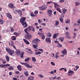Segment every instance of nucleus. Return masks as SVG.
<instances>
[{"label": "nucleus", "instance_id": "f257e3e1", "mask_svg": "<svg viewBox=\"0 0 80 80\" xmlns=\"http://www.w3.org/2000/svg\"><path fill=\"white\" fill-rule=\"evenodd\" d=\"M25 20H26V18L22 17L20 20V22L22 25L24 26V27H27L28 26V25H27V22H25Z\"/></svg>", "mask_w": 80, "mask_h": 80}, {"label": "nucleus", "instance_id": "f03ea898", "mask_svg": "<svg viewBox=\"0 0 80 80\" xmlns=\"http://www.w3.org/2000/svg\"><path fill=\"white\" fill-rule=\"evenodd\" d=\"M6 50L7 52L9 53L10 55H12L13 53H14L15 52L13 50H11L10 48H6Z\"/></svg>", "mask_w": 80, "mask_h": 80}, {"label": "nucleus", "instance_id": "7ed1b4c3", "mask_svg": "<svg viewBox=\"0 0 80 80\" xmlns=\"http://www.w3.org/2000/svg\"><path fill=\"white\" fill-rule=\"evenodd\" d=\"M25 37L28 40H30V39H31L32 38V36L29 33H28L25 36Z\"/></svg>", "mask_w": 80, "mask_h": 80}, {"label": "nucleus", "instance_id": "20e7f679", "mask_svg": "<svg viewBox=\"0 0 80 80\" xmlns=\"http://www.w3.org/2000/svg\"><path fill=\"white\" fill-rule=\"evenodd\" d=\"M6 16L8 17L9 19H12V16L11 15V14L9 13H6Z\"/></svg>", "mask_w": 80, "mask_h": 80}, {"label": "nucleus", "instance_id": "39448f33", "mask_svg": "<svg viewBox=\"0 0 80 80\" xmlns=\"http://www.w3.org/2000/svg\"><path fill=\"white\" fill-rule=\"evenodd\" d=\"M40 42V40L38 39H36L32 41V43H38Z\"/></svg>", "mask_w": 80, "mask_h": 80}, {"label": "nucleus", "instance_id": "423d86ee", "mask_svg": "<svg viewBox=\"0 0 80 80\" xmlns=\"http://www.w3.org/2000/svg\"><path fill=\"white\" fill-rule=\"evenodd\" d=\"M24 74L26 77H28L30 76V75H29V73H28V71H24Z\"/></svg>", "mask_w": 80, "mask_h": 80}, {"label": "nucleus", "instance_id": "0eeeda50", "mask_svg": "<svg viewBox=\"0 0 80 80\" xmlns=\"http://www.w3.org/2000/svg\"><path fill=\"white\" fill-rule=\"evenodd\" d=\"M39 8L40 10H46L47 8V6L43 5L41 7H39Z\"/></svg>", "mask_w": 80, "mask_h": 80}, {"label": "nucleus", "instance_id": "6e6552de", "mask_svg": "<svg viewBox=\"0 0 80 80\" xmlns=\"http://www.w3.org/2000/svg\"><path fill=\"white\" fill-rule=\"evenodd\" d=\"M8 7L9 8H15V7L13 6V4L12 3H10L8 5Z\"/></svg>", "mask_w": 80, "mask_h": 80}, {"label": "nucleus", "instance_id": "1a4fd4ad", "mask_svg": "<svg viewBox=\"0 0 80 80\" xmlns=\"http://www.w3.org/2000/svg\"><path fill=\"white\" fill-rule=\"evenodd\" d=\"M48 13L49 15V16L51 17L52 16V10H48Z\"/></svg>", "mask_w": 80, "mask_h": 80}, {"label": "nucleus", "instance_id": "9d476101", "mask_svg": "<svg viewBox=\"0 0 80 80\" xmlns=\"http://www.w3.org/2000/svg\"><path fill=\"white\" fill-rule=\"evenodd\" d=\"M24 65H25V66H26V67H28V68H31L33 67V66H30V65H29V64H28V63H25Z\"/></svg>", "mask_w": 80, "mask_h": 80}, {"label": "nucleus", "instance_id": "9b49d317", "mask_svg": "<svg viewBox=\"0 0 80 80\" xmlns=\"http://www.w3.org/2000/svg\"><path fill=\"white\" fill-rule=\"evenodd\" d=\"M45 41L46 42H49V43H50L51 42V40L50 39V38H46Z\"/></svg>", "mask_w": 80, "mask_h": 80}, {"label": "nucleus", "instance_id": "f8f14e48", "mask_svg": "<svg viewBox=\"0 0 80 80\" xmlns=\"http://www.w3.org/2000/svg\"><path fill=\"white\" fill-rule=\"evenodd\" d=\"M62 53H63L64 55H67V50L66 49H64L62 51Z\"/></svg>", "mask_w": 80, "mask_h": 80}, {"label": "nucleus", "instance_id": "ddd939ff", "mask_svg": "<svg viewBox=\"0 0 80 80\" xmlns=\"http://www.w3.org/2000/svg\"><path fill=\"white\" fill-rule=\"evenodd\" d=\"M32 46L33 48H35V49H37V47H38V43H36L35 44L33 45Z\"/></svg>", "mask_w": 80, "mask_h": 80}, {"label": "nucleus", "instance_id": "4468645a", "mask_svg": "<svg viewBox=\"0 0 80 80\" xmlns=\"http://www.w3.org/2000/svg\"><path fill=\"white\" fill-rule=\"evenodd\" d=\"M58 35V33H55L53 35V38H57V36Z\"/></svg>", "mask_w": 80, "mask_h": 80}, {"label": "nucleus", "instance_id": "2eb2a0df", "mask_svg": "<svg viewBox=\"0 0 80 80\" xmlns=\"http://www.w3.org/2000/svg\"><path fill=\"white\" fill-rule=\"evenodd\" d=\"M33 79H34V77L30 76L28 78L27 80H33Z\"/></svg>", "mask_w": 80, "mask_h": 80}, {"label": "nucleus", "instance_id": "dca6fc26", "mask_svg": "<svg viewBox=\"0 0 80 80\" xmlns=\"http://www.w3.org/2000/svg\"><path fill=\"white\" fill-rule=\"evenodd\" d=\"M62 13L65 14V12H67V10L66 9H62Z\"/></svg>", "mask_w": 80, "mask_h": 80}, {"label": "nucleus", "instance_id": "f3484780", "mask_svg": "<svg viewBox=\"0 0 80 80\" xmlns=\"http://www.w3.org/2000/svg\"><path fill=\"white\" fill-rule=\"evenodd\" d=\"M54 8H56L57 7H60V5H58V4L57 3L54 2Z\"/></svg>", "mask_w": 80, "mask_h": 80}, {"label": "nucleus", "instance_id": "a211bd4d", "mask_svg": "<svg viewBox=\"0 0 80 80\" xmlns=\"http://www.w3.org/2000/svg\"><path fill=\"white\" fill-rule=\"evenodd\" d=\"M16 53L17 55H19L20 54V50H17L16 51Z\"/></svg>", "mask_w": 80, "mask_h": 80}, {"label": "nucleus", "instance_id": "6ab92c4d", "mask_svg": "<svg viewBox=\"0 0 80 80\" xmlns=\"http://www.w3.org/2000/svg\"><path fill=\"white\" fill-rule=\"evenodd\" d=\"M32 28V26H30L26 28L27 29L28 31L29 32L31 30V28Z\"/></svg>", "mask_w": 80, "mask_h": 80}, {"label": "nucleus", "instance_id": "aec40b11", "mask_svg": "<svg viewBox=\"0 0 80 80\" xmlns=\"http://www.w3.org/2000/svg\"><path fill=\"white\" fill-rule=\"evenodd\" d=\"M5 58L6 61L7 62H9V61L10 60V59H9V57L7 55H6L5 56Z\"/></svg>", "mask_w": 80, "mask_h": 80}, {"label": "nucleus", "instance_id": "412c9836", "mask_svg": "<svg viewBox=\"0 0 80 80\" xmlns=\"http://www.w3.org/2000/svg\"><path fill=\"white\" fill-rule=\"evenodd\" d=\"M25 43L26 44L28 45H29L30 44V42H28V41H27V40L26 39H23Z\"/></svg>", "mask_w": 80, "mask_h": 80}, {"label": "nucleus", "instance_id": "4be33fe9", "mask_svg": "<svg viewBox=\"0 0 80 80\" xmlns=\"http://www.w3.org/2000/svg\"><path fill=\"white\" fill-rule=\"evenodd\" d=\"M18 13H19V15H20V16H22V11L21 10L18 11Z\"/></svg>", "mask_w": 80, "mask_h": 80}, {"label": "nucleus", "instance_id": "5701e85b", "mask_svg": "<svg viewBox=\"0 0 80 80\" xmlns=\"http://www.w3.org/2000/svg\"><path fill=\"white\" fill-rule=\"evenodd\" d=\"M56 9L57 10V11H58L59 12H60L61 13H62V11H61V10L60 9L58 8H56Z\"/></svg>", "mask_w": 80, "mask_h": 80}, {"label": "nucleus", "instance_id": "b1692460", "mask_svg": "<svg viewBox=\"0 0 80 80\" xmlns=\"http://www.w3.org/2000/svg\"><path fill=\"white\" fill-rule=\"evenodd\" d=\"M47 37H52V34L50 32H48L47 33Z\"/></svg>", "mask_w": 80, "mask_h": 80}, {"label": "nucleus", "instance_id": "393cba45", "mask_svg": "<svg viewBox=\"0 0 80 80\" xmlns=\"http://www.w3.org/2000/svg\"><path fill=\"white\" fill-rule=\"evenodd\" d=\"M17 68L20 71H21V70H22V68H21V66H20V65H19L17 67Z\"/></svg>", "mask_w": 80, "mask_h": 80}, {"label": "nucleus", "instance_id": "a878e982", "mask_svg": "<svg viewBox=\"0 0 80 80\" xmlns=\"http://www.w3.org/2000/svg\"><path fill=\"white\" fill-rule=\"evenodd\" d=\"M8 70H13V68L12 66H10L9 68H8Z\"/></svg>", "mask_w": 80, "mask_h": 80}, {"label": "nucleus", "instance_id": "bb28decb", "mask_svg": "<svg viewBox=\"0 0 80 80\" xmlns=\"http://www.w3.org/2000/svg\"><path fill=\"white\" fill-rule=\"evenodd\" d=\"M35 55H38L39 54H41V52H40L39 51H38L37 52H35Z\"/></svg>", "mask_w": 80, "mask_h": 80}, {"label": "nucleus", "instance_id": "cd10ccee", "mask_svg": "<svg viewBox=\"0 0 80 80\" xmlns=\"http://www.w3.org/2000/svg\"><path fill=\"white\" fill-rule=\"evenodd\" d=\"M38 34L40 37H42L43 35V33L41 32H38Z\"/></svg>", "mask_w": 80, "mask_h": 80}, {"label": "nucleus", "instance_id": "c85d7f7f", "mask_svg": "<svg viewBox=\"0 0 80 80\" xmlns=\"http://www.w3.org/2000/svg\"><path fill=\"white\" fill-rule=\"evenodd\" d=\"M70 22V20L69 19H67L65 21V23H69Z\"/></svg>", "mask_w": 80, "mask_h": 80}, {"label": "nucleus", "instance_id": "c756f323", "mask_svg": "<svg viewBox=\"0 0 80 80\" xmlns=\"http://www.w3.org/2000/svg\"><path fill=\"white\" fill-rule=\"evenodd\" d=\"M0 23L2 25L3 24V21L2 20V19H1L0 18Z\"/></svg>", "mask_w": 80, "mask_h": 80}, {"label": "nucleus", "instance_id": "7c9ffc66", "mask_svg": "<svg viewBox=\"0 0 80 80\" xmlns=\"http://www.w3.org/2000/svg\"><path fill=\"white\" fill-rule=\"evenodd\" d=\"M59 39L60 40V41L63 42V39H64V38H63L60 37L59 38Z\"/></svg>", "mask_w": 80, "mask_h": 80}, {"label": "nucleus", "instance_id": "2f4dec72", "mask_svg": "<svg viewBox=\"0 0 80 80\" xmlns=\"http://www.w3.org/2000/svg\"><path fill=\"white\" fill-rule=\"evenodd\" d=\"M32 60L33 62H36V59H35V58L34 57L32 58Z\"/></svg>", "mask_w": 80, "mask_h": 80}, {"label": "nucleus", "instance_id": "473e14b6", "mask_svg": "<svg viewBox=\"0 0 80 80\" xmlns=\"http://www.w3.org/2000/svg\"><path fill=\"white\" fill-rule=\"evenodd\" d=\"M80 5V3L78 2H75V5L76 6H78Z\"/></svg>", "mask_w": 80, "mask_h": 80}, {"label": "nucleus", "instance_id": "72a5a7b5", "mask_svg": "<svg viewBox=\"0 0 80 80\" xmlns=\"http://www.w3.org/2000/svg\"><path fill=\"white\" fill-rule=\"evenodd\" d=\"M0 67L1 68H5V64H1L0 65Z\"/></svg>", "mask_w": 80, "mask_h": 80}, {"label": "nucleus", "instance_id": "f704fd0d", "mask_svg": "<svg viewBox=\"0 0 80 80\" xmlns=\"http://www.w3.org/2000/svg\"><path fill=\"white\" fill-rule=\"evenodd\" d=\"M12 40H16V37L14 36H13L11 37Z\"/></svg>", "mask_w": 80, "mask_h": 80}, {"label": "nucleus", "instance_id": "c9c22d12", "mask_svg": "<svg viewBox=\"0 0 80 80\" xmlns=\"http://www.w3.org/2000/svg\"><path fill=\"white\" fill-rule=\"evenodd\" d=\"M68 73H70L71 74H72H72H73V73H74V72L72 71H69L68 72Z\"/></svg>", "mask_w": 80, "mask_h": 80}, {"label": "nucleus", "instance_id": "e433bc0d", "mask_svg": "<svg viewBox=\"0 0 80 80\" xmlns=\"http://www.w3.org/2000/svg\"><path fill=\"white\" fill-rule=\"evenodd\" d=\"M59 24V22H58V21H55V25H58Z\"/></svg>", "mask_w": 80, "mask_h": 80}, {"label": "nucleus", "instance_id": "4c0bfd02", "mask_svg": "<svg viewBox=\"0 0 80 80\" xmlns=\"http://www.w3.org/2000/svg\"><path fill=\"white\" fill-rule=\"evenodd\" d=\"M62 47V45L60 44L59 43H58V47Z\"/></svg>", "mask_w": 80, "mask_h": 80}, {"label": "nucleus", "instance_id": "58836bf2", "mask_svg": "<svg viewBox=\"0 0 80 80\" xmlns=\"http://www.w3.org/2000/svg\"><path fill=\"white\" fill-rule=\"evenodd\" d=\"M59 20L61 23H63V18H60Z\"/></svg>", "mask_w": 80, "mask_h": 80}, {"label": "nucleus", "instance_id": "ea45409f", "mask_svg": "<svg viewBox=\"0 0 80 80\" xmlns=\"http://www.w3.org/2000/svg\"><path fill=\"white\" fill-rule=\"evenodd\" d=\"M47 4H50V3H53V2L52 1H48L47 2Z\"/></svg>", "mask_w": 80, "mask_h": 80}, {"label": "nucleus", "instance_id": "a19ab883", "mask_svg": "<svg viewBox=\"0 0 80 80\" xmlns=\"http://www.w3.org/2000/svg\"><path fill=\"white\" fill-rule=\"evenodd\" d=\"M13 45H14V42L13 41H11V47H13Z\"/></svg>", "mask_w": 80, "mask_h": 80}, {"label": "nucleus", "instance_id": "79ce46f5", "mask_svg": "<svg viewBox=\"0 0 80 80\" xmlns=\"http://www.w3.org/2000/svg\"><path fill=\"white\" fill-rule=\"evenodd\" d=\"M38 76L40 77V78H43L44 77L41 74H38Z\"/></svg>", "mask_w": 80, "mask_h": 80}, {"label": "nucleus", "instance_id": "37998d69", "mask_svg": "<svg viewBox=\"0 0 80 80\" xmlns=\"http://www.w3.org/2000/svg\"><path fill=\"white\" fill-rule=\"evenodd\" d=\"M40 19H38V23H42V21L40 20Z\"/></svg>", "mask_w": 80, "mask_h": 80}, {"label": "nucleus", "instance_id": "c03bdc74", "mask_svg": "<svg viewBox=\"0 0 80 80\" xmlns=\"http://www.w3.org/2000/svg\"><path fill=\"white\" fill-rule=\"evenodd\" d=\"M3 64H5L7 62H6V61L5 60L3 59V60L2 61Z\"/></svg>", "mask_w": 80, "mask_h": 80}, {"label": "nucleus", "instance_id": "a18cd8bd", "mask_svg": "<svg viewBox=\"0 0 80 80\" xmlns=\"http://www.w3.org/2000/svg\"><path fill=\"white\" fill-rule=\"evenodd\" d=\"M5 65V67H10V65L9 64H4Z\"/></svg>", "mask_w": 80, "mask_h": 80}, {"label": "nucleus", "instance_id": "49530a36", "mask_svg": "<svg viewBox=\"0 0 80 80\" xmlns=\"http://www.w3.org/2000/svg\"><path fill=\"white\" fill-rule=\"evenodd\" d=\"M31 16L32 17H35V15L33 12H31Z\"/></svg>", "mask_w": 80, "mask_h": 80}, {"label": "nucleus", "instance_id": "de8ad7c7", "mask_svg": "<svg viewBox=\"0 0 80 80\" xmlns=\"http://www.w3.org/2000/svg\"><path fill=\"white\" fill-rule=\"evenodd\" d=\"M13 35H16V36H18L19 35V34H18V33L17 32H14L13 33Z\"/></svg>", "mask_w": 80, "mask_h": 80}, {"label": "nucleus", "instance_id": "09e8293b", "mask_svg": "<svg viewBox=\"0 0 80 80\" xmlns=\"http://www.w3.org/2000/svg\"><path fill=\"white\" fill-rule=\"evenodd\" d=\"M27 31H28V30H27V29L26 28L24 29L25 32V33H26L27 34H28V32H27Z\"/></svg>", "mask_w": 80, "mask_h": 80}, {"label": "nucleus", "instance_id": "8fccbe9b", "mask_svg": "<svg viewBox=\"0 0 80 80\" xmlns=\"http://www.w3.org/2000/svg\"><path fill=\"white\" fill-rule=\"evenodd\" d=\"M29 60H30V58H28L25 59V62H28L29 61Z\"/></svg>", "mask_w": 80, "mask_h": 80}, {"label": "nucleus", "instance_id": "3c124183", "mask_svg": "<svg viewBox=\"0 0 80 80\" xmlns=\"http://www.w3.org/2000/svg\"><path fill=\"white\" fill-rule=\"evenodd\" d=\"M51 63L52 65H53V66H55V63L53 62H51Z\"/></svg>", "mask_w": 80, "mask_h": 80}, {"label": "nucleus", "instance_id": "603ef678", "mask_svg": "<svg viewBox=\"0 0 80 80\" xmlns=\"http://www.w3.org/2000/svg\"><path fill=\"white\" fill-rule=\"evenodd\" d=\"M66 35H70V33L68 32H65Z\"/></svg>", "mask_w": 80, "mask_h": 80}, {"label": "nucleus", "instance_id": "864d4df0", "mask_svg": "<svg viewBox=\"0 0 80 80\" xmlns=\"http://www.w3.org/2000/svg\"><path fill=\"white\" fill-rule=\"evenodd\" d=\"M31 30H32V31H33V32H35V28H33V27H32V28H31Z\"/></svg>", "mask_w": 80, "mask_h": 80}, {"label": "nucleus", "instance_id": "5fc2aeb1", "mask_svg": "<svg viewBox=\"0 0 80 80\" xmlns=\"http://www.w3.org/2000/svg\"><path fill=\"white\" fill-rule=\"evenodd\" d=\"M41 25H42L43 26H45V25H46V23H42L41 24Z\"/></svg>", "mask_w": 80, "mask_h": 80}, {"label": "nucleus", "instance_id": "6e6d98bb", "mask_svg": "<svg viewBox=\"0 0 80 80\" xmlns=\"http://www.w3.org/2000/svg\"><path fill=\"white\" fill-rule=\"evenodd\" d=\"M64 1L63 0H60L59 1L60 3H63Z\"/></svg>", "mask_w": 80, "mask_h": 80}, {"label": "nucleus", "instance_id": "4d7b16f0", "mask_svg": "<svg viewBox=\"0 0 80 80\" xmlns=\"http://www.w3.org/2000/svg\"><path fill=\"white\" fill-rule=\"evenodd\" d=\"M68 76H69L70 77V76H72V74L69 72L68 73Z\"/></svg>", "mask_w": 80, "mask_h": 80}, {"label": "nucleus", "instance_id": "13d9d810", "mask_svg": "<svg viewBox=\"0 0 80 80\" xmlns=\"http://www.w3.org/2000/svg\"><path fill=\"white\" fill-rule=\"evenodd\" d=\"M34 14L35 15H37V14H38V11H35L34 12Z\"/></svg>", "mask_w": 80, "mask_h": 80}, {"label": "nucleus", "instance_id": "bf43d9fd", "mask_svg": "<svg viewBox=\"0 0 80 80\" xmlns=\"http://www.w3.org/2000/svg\"><path fill=\"white\" fill-rule=\"evenodd\" d=\"M13 31H14V29H13V28H11V32H13Z\"/></svg>", "mask_w": 80, "mask_h": 80}, {"label": "nucleus", "instance_id": "052dcab7", "mask_svg": "<svg viewBox=\"0 0 80 80\" xmlns=\"http://www.w3.org/2000/svg\"><path fill=\"white\" fill-rule=\"evenodd\" d=\"M66 37L67 38H69L70 39V38H72L70 36H68Z\"/></svg>", "mask_w": 80, "mask_h": 80}, {"label": "nucleus", "instance_id": "680f3d73", "mask_svg": "<svg viewBox=\"0 0 80 80\" xmlns=\"http://www.w3.org/2000/svg\"><path fill=\"white\" fill-rule=\"evenodd\" d=\"M45 38V36H43L42 37V39H43V40H44Z\"/></svg>", "mask_w": 80, "mask_h": 80}, {"label": "nucleus", "instance_id": "e2e57ef3", "mask_svg": "<svg viewBox=\"0 0 80 80\" xmlns=\"http://www.w3.org/2000/svg\"><path fill=\"white\" fill-rule=\"evenodd\" d=\"M52 78H53V80H55V78H57V76H54V77H52Z\"/></svg>", "mask_w": 80, "mask_h": 80}, {"label": "nucleus", "instance_id": "0e129e2a", "mask_svg": "<svg viewBox=\"0 0 80 80\" xmlns=\"http://www.w3.org/2000/svg\"><path fill=\"white\" fill-rule=\"evenodd\" d=\"M25 53V52L23 51H22L21 52V54L22 55H23V54Z\"/></svg>", "mask_w": 80, "mask_h": 80}, {"label": "nucleus", "instance_id": "69168bd1", "mask_svg": "<svg viewBox=\"0 0 80 80\" xmlns=\"http://www.w3.org/2000/svg\"><path fill=\"white\" fill-rule=\"evenodd\" d=\"M54 43H58V44L59 42H58V41H55Z\"/></svg>", "mask_w": 80, "mask_h": 80}, {"label": "nucleus", "instance_id": "338daca9", "mask_svg": "<svg viewBox=\"0 0 80 80\" xmlns=\"http://www.w3.org/2000/svg\"><path fill=\"white\" fill-rule=\"evenodd\" d=\"M77 22L78 23H79V24H80V19L78 20Z\"/></svg>", "mask_w": 80, "mask_h": 80}, {"label": "nucleus", "instance_id": "774afa93", "mask_svg": "<svg viewBox=\"0 0 80 80\" xmlns=\"http://www.w3.org/2000/svg\"><path fill=\"white\" fill-rule=\"evenodd\" d=\"M12 79L13 80H17V78H12Z\"/></svg>", "mask_w": 80, "mask_h": 80}]
</instances>
